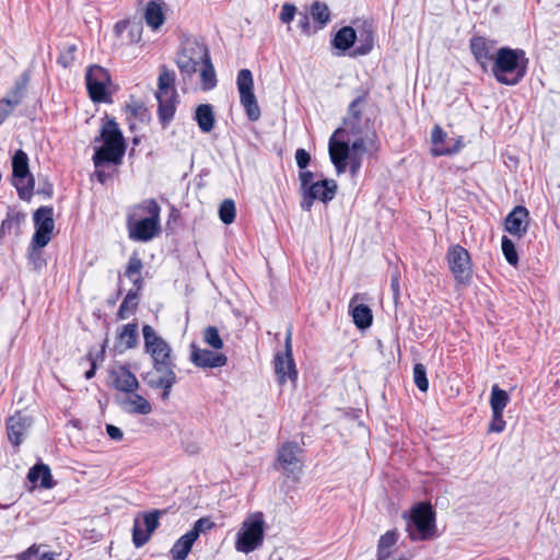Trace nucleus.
Wrapping results in <instances>:
<instances>
[{
	"label": "nucleus",
	"instance_id": "obj_49",
	"mask_svg": "<svg viewBox=\"0 0 560 560\" xmlns=\"http://www.w3.org/2000/svg\"><path fill=\"white\" fill-rule=\"evenodd\" d=\"M505 429V420L503 419V412H492V419L489 423V433H501Z\"/></svg>",
	"mask_w": 560,
	"mask_h": 560
},
{
	"label": "nucleus",
	"instance_id": "obj_44",
	"mask_svg": "<svg viewBox=\"0 0 560 560\" xmlns=\"http://www.w3.org/2000/svg\"><path fill=\"white\" fill-rule=\"evenodd\" d=\"M77 50L78 47L75 44H66L58 57V63L61 65L63 68L70 67L74 61V55Z\"/></svg>",
	"mask_w": 560,
	"mask_h": 560
},
{
	"label": "nucleus",
	"instance_id": "obj_51",
	"mask_svg": "<svg viewBox=\"0 0 560 560\" xmlns=\"http://www.w3.org/2000/svg\"><path fill=\"white\" fill-rule=\"evenodd\" d=\"M296 8L294 4L291 3H284L282 5L281 12H280V21L282 23H290L295 15Z\"/></svg>",
	"mask_w": 560,
	"mask_h": 560
},
{
	"label": "nucleus",
	"instance_id": "obj_30",
	"mask_svg": "<svg viewBox=\"0 0 560 560\" xmlns=\"http://www.w3.org/2000/svg\"><path fill=\"white\" fill-rule=\"evenodd\" d=\"M27 478L33 483L39 481V486L44 489H51L55 486L50 468L42 463L30 469Z\"/></svg>",
	"mask_w": 560,
	"mask_h": 560
},
{
	"label": "nucleus",
	"instance_id": "obj_35",
	"mask_svg": "<svg viewBox=\"0 0 560 560\" xmlns=\"http://www.w3.org/2000/svg\"><path fill=\"white\" fill-rule=\"evenodd\" d=\"M196 540L188 532L178 538L171 549L173 560H185Z\"/></svg>",
	"mask_w": 560,
	"mask_h": 560
},
{
	"label": "nucleus",
	"instance_id": "obj_40",
	"mask_svg": "<svg viewBox=\"0 0 560 560\" xmlns=\"http://www.w3.org/2000/svg\"><path fill=\"white\" fill-rule=\"evenodd\" d=\"M137 300H138L137 291L130 290L127 293V295L125 296L124 301L121 302V304L118 308L117 316L120 319L127 318L131 313L135 312V310L137 307Z\"/></svg>",
	"mask_w": 560,
	"mask_h": 560
},
{
	"label": "nucleus",
	"instance_id": "obj_23",
	"mask_svg": "<svg viewBox=\"0 0 560 560\" xmlns=\"http://www.w3.org/2000/svg\"><path fill=\"white\" fill-rule=\"evenodd\" d=\"M110 385L122 393H132L139 388L136 375L125 365H118L109 371Z\"/></svg>",
	"mask_w": 560,
	"mask_h": 560
},
{
	"label": "nucleus",
	"instance_id": "obj_50",
	"mask_svg": "<svg viewBox=\"0 0 560 560\" xmlns=\"http://www.w3.org/2000/svg\"><path fill=\"white\" fill-rule=\"evenodd\" d=\"M20 220L15 215L9 214L1 223L0 236L11 234L12 230L18 229Z\"/></svg>",
	"mask_w": 560,
	"mask_h": 560
},
{
	"label": "nucleus",
	"instance_id": "obj_37",
	"mask_svg": "<svg viewBox=\"0 0 560 560\" xmlns=\"http://www.w3.org/2000/svg\"><path fill=\"white\" fill-rule=\"evenodd\" d=\"M397 540V529L388 530L382 535L377 545V560H386L390 556V549Z\"/></svg>",
	"mask_w": 560,
	"mask_h": 560
},
{
	"label": "nucleus",
	"instance_id": "obj_20",
	"mask_svg": "<svg viewBox=\"0 0 560 560\" xmlns=\"http://www.w3.org/2000/svg\"><path fill=\"white\" fill-rule=\"evenodd\" d=\"M162 512L160 510H153L151 512L143 514V525L142 528L140 521L135 518L133 528H132V541L137 548L144 546L153 532L159 527L160 516Z\"/></svg>",
	"mask_w": 560,
	"mask_h": 560
},
{
	"label": "nucleus",
	"instance_id": "obj_45",
	"mask_svg": "<svg viewBox=\"0 0 560 560\" xmlns=\"http://www.w3.org/2000/svg\"><path fill=\"white\" fill-rule=\"evenodd\" d=\"M203 340L207 345L215 350L223 348V340L221 339L219 331L214 326H209L205 329Z\"/></svg>",
	"mask_w": 560,
	"mask_h": 560
},
{
	"label": "nucleus",
	"instance_id": "obj_28",
	"mask_svg": "<svg viewBox=\"0 0 560 560\" xmlns=\"http://www.w3.org/2000/svg\"><path fill=\"white\" fill-rule=\"evenodd\" d=\"M138 343V325L136 323H129L122 325L118 329L117 341L115 348L119 352H124L128 349H132Z\"/></svg>",
	"mask_w": 560,
	"mask_h": 560
},
{
	"label": "nucleus",
	"instance_id": "obj_61",
	"mask_svg": "<svg viewBox=\"0 0 560 560\" xmlns=\"http://www.w3.org/2000/svg\"><path fill=\"white\" fill-rule=\"evenodd\" d=\"M98 177H100V182H103V175L98 174Z\"/></svg>",
	"mask_w": 560,
	"mask_h": 560
},
{
	"label": "nucleus",
	"instance_id": "obj_57",
	"mask_svg": "<svg viewBox=\"0 0 560 560\" xmlns=\"http://www.w3.org/2000/svg\"><path fill=\"white\" fill-rule=\"evenodd\" d=\"M95 369H96L95 363H94V362H92V366H91V369H90L89 371H86V372H85V377H86L88 380L92 378V377L95 375Z\"/></svg>",
	"mask_w": 560,
	"mask_h": 560
},
{
	"label": "nucleus",
	"instance_id": "obj_58",
	"mask_svg": "<svg viewBox=\"0 0 560 560\" xmlns=\"http://www.w3.org/2000/svg\"><path fill=\"white\" fill-rule=\"evenodd\" d=\"M300 26L306 31L308 26V18L307 15H303V18L300 20Z\"/></svg>",
	"mask_w": 560,
	"mask_h": 560
},
{
	"label": "nucleus",
	"instance_id": "obj_15",
	"mask_svg": "<svg viewBox=\"0 0 560 560\" xmlns=\"http://www.w3.org/2000/svg\"><path fill=\"white\" fill-rule=\"evenodd\" d=\"M142 336L144 350L150 354L152 363L174 361L172 347L151 325H143Z\"/></svg>",
	"mask_w": 560,
	"mask_h": 560
},
{
	"label": "nucleus",
	"instance_id": "obj_12",
	"mask_svg": "<svg viewBox=\"0 0 560 560\" xmlns=\"http://www.w3.org/2000/svg\"><path fill=\"white\" fill-rule=\"evenodd\" d=\"M13 185L19 197L23 200H30L33 195L34 178L28 168V156L23 150L15 151L12 158Z\"/></svg>",
	"mask_w": 560,
	"mask_h": 560
},
{
	"label": "nucleus",
	"instance_id": "obj_2",
	"mask_svg": "<svg viewBox=\"0 0 560 560\" xmlns=\"http://www.w3.org/2000/svg\"><path fill=\"white\" fill-rule=\"evenodd\" d=\"M373 149H375V142L340 139V131L331 135L328 145L330 161L337 174L345 173L349 165L352 176H357L362 166V155L371 153Z\"/></svg>",
	"mask_w": 560,
	"mask_h": 560
},
{
	"label": "nucleus",
	"instance_id": "obj_55",
	"mask_svg": "<svg viewBox=\"0 0 560 560\" xmlns=\"http://www.w3.org/2000/svg\"><path fill=\"white\" fill-rule=\"evenodd\" d=\"M106 432H107L108 436L115 441H120L124 436L122 431L114 424H107Z\"/></svg>",
	"mask_w": 560,
	"mask_h": 560
},
{
	"label": "nucleus",
	"instance_id": "obj_3",
	"mask_svg": "<svg viewBox=\"0 0 560 560\" xmlns=\"http://www.w3.org/2000/svg\"><path fill=\"white\" fill-rule=\"evenodd\" d=\"M527 63L524 50L502 47L497 51L492 73L498 82L515 85L525 77Z\"/></svg>",
	"mask_w": 560,
	"mask_h": 560
},
{
	"label": "nucleus",
	"instance_id": "obj_43",
	"mask_svg": "<svg viewBox=\"0 0 560 560\" xmlns=\"http://www.w3.org/2000/svg\"><path fill=\"white\" fill-rule=\"evenodd\" d=\"M501 246L506 261L512 266H516L518 262V255L513 241L508 236H503Z\"/></svg>",
	"mask_w": 560,
	"mask_h": 560
},
{
	"label": "nucleus",
	"instance_id": "obj_14",
	"mask_svg": "<svg viewBox=\"0 0 560 560\" xmlns=\"http://www.w3.org/2000/svg\"><path fill=\"white\" fill-rule=\"evenodd\" d=\"M446 260L452 275L458 283L466 284L472 277L470 254L460 245H452L446 253Z\"/></svg>",
	"mask_w": 560,
	"mask_h": 560
},
{
	"label": "nucleus",
	"instance_id": "obj_47",
	"mask_svg": "<svg viewBox=\"0 0 560 560\" xmlns=\"http://www.w3.org/2000/svg\"><path fill=\"white\" fill-rule=\"evenodd\" d=\"M143 264L140 257L137 254H132L126 267L125 276L129 279H132V277L136 276H140Z\"/></svg>",
	"mask_w": 560,
	"mask_h": 560
},
{
	"label": "nucleus",
	"instance_id": "obj_53",
	"mask_svg": "<svg viewBox=\"0 0 560 560\" xmlns=\"http://www.w3.org/2000/svg\"><path fill=\"white\" fill-rule=\"evenodd\" d=\"M295 161H296V165L301 170H304L310 164L311 155L306 150L298 149L295 151Z\"/></svg>",
	"mask_w": 560,
	"mask_h": 560
},
{
	"label": "nucleus",
	"instance_id": "obj_39",
	"mask_svg": "<svg viewBox=\"0 0 560 560\" xmlns=\"http://www.w3.org/2000/svg\"><path fill=\"white\" fill-rule=\"evenodd\" d=\"M510 401V397L504 389H501L498 385H493L491 388L490 406L492 412H503L504 408Z\"/></svg>",
	"mask_w": 560,
	"mask_h": 560
},
{
	"label": "nucleus",
	"instance_id": "obj_25",
	"mask_svg": "<svg viewBox=\"0 0 560 560\" xmlns=\"http://www.w3.org/2000/svg\"><path fill=\"white\" fill-rule=\"evenodd\" d=\"M190 361L199 368H221L226 364L228 358L223 353L200 349L192 345Z\"/></svg>",
	"mask_w": 560,
	"mask_h": 560
},
{
	"label": "nucleus",
	"instance_id": "obj_16",
	"mask_svg": "<svg viewBox=\"0 0 560 560\" xmlns=\"http://www.w3.org/2000/svg\"><path fill=\"white\" fill-rule=\"evenodd\" d=\"M35 233L32 245L35 247H45L51 240L55 228L54 209L51 207H40L34 213Z\"/></svg>",
	"mask_w": 560,
	"mask_h": 560
},
{
	"label": "nucleus",
	"instance_id": "obj_4",
	"mask_svg": "<svg viewBox=\"0 0 560 560\" xmlns=\"http://www.w3.org/2000/svg\"><path fill=\"white\" fill-rule=\"evenodd\" d=\"M366 95L358 96L353 100L343 118L342 127L336 131H340V139L351 141L353 139H362L370 142H375L374 124L372 119L363 114V106L365 104Z\"/></svg>",
	"mask_w": 560,
	"mask_h": 560
},
{
	"label": "nucleus",
	"instance_id": "obj_36",
	"mask_svg": "<svg viewBox=\"0 0 560 560\" xmlns=\"http://www.w3.org/2000/svg\"><path fill=\"white\" fill-rule=\"evenodd\" d=\"M358 38L357 31L351 26L341 27L334 38V45L336 48L347 50L353 46Z\"/></svg>",
	"mask_w": 560,
	"mask_h": 560
},
{
	"label": "nucleus",
	"instance_id": "obj_27",
	"mask_svg": "<svg viewBox=\"0 0 560 560\" xmlns=\"http://www.w3.org/2000/svg\"><path fill=\"white\" fill-rule=\"evenodd\" d=\"M469 46L475 59L482 69L486 70L488 62L495 59L493 55L494 43L486 37H472Z\"/></svg>",
	"mask_w": 560,
	"mask_h": 560
},
{
	"label": "nucleus",
	"instance_id": "obj_7",
	"mask_svg": "<svg viewBox=\"0 0 560 560\" xmlns=\"http://www.w3.org/2000/svg\"><path fill=\"white\" fill-rule=\"evenodd\" d=\"M155 96L159 103V119L162 126L166 127L175 116L178 94L175 88V73L165 66L161 67Z\"/></svg>",
	"mask_w": 560,
	"mask_h": 560
},
{
	"label": "nucleus",
	"instance_id": "obj_6",
	"mask_svg": "<svg viewBox=\"0 0 560 560\" xmlns=\"http://www.w3.org/2000/svg\"><path fill=\"white\" fill-rule=\"evenodd\" d=\"M404 517L406 532L412 541H425L436 537L435 512L430 503H418Z\"/></svg>",
	"mask_w": 560,
	"mask_h": 560
},
{
	"label": "nucleus",
	"instance_id": "obj_19",
	"mask_svg": "<svg viewBox=\"0 0 560 560\" xmlns=\"http://www.w3.org/2000/svg\"><path fill=\"white\" fill-rule=\"evenodd\" d=\"M85 81L90 97L94 102L106 100V86L110 81L106 69L96 65L91 66L86 70Z\"/></svg>",
	"mask_w": 560,
	"mask_h": 560
},
{
	"label": "nucleus",
	"instance_id": "obj_34",
	"mask_svg": "<svg viewBox=\"0 0 560 560\" xmlns=\"http://www.w3.org/2000/svg\"><path fill=\"white\" fill-rule=\"evenodd\" d=\"M144 20L152 30L160 28L165 21L162 5L155 1H149L144 10Z\"/></svg>",
	"mask_w": 560,
	"mask_h": 560
},
{
	"label": "nucleus",
	"instance_id": "obj_21",
	"mask_svg": "<svg viewBox=\"0 0 560 560\" xmlns=\"http://www.w3.org/2000/svg\"><path fill=\"white\" fill-rule=\"evenodd\" d=\"M432 149L431 153L434 156L452 155L463 148V139H448L446 132L440 127L434 126L431 132Z\"/></svg>",
	"mask_w": 560,
	"mask_h": 560
},
{
	"label": "nucleus",
	"instance_id": "obj_46",
	"mask_svg": "<svg viewBox=\"0 0 560 560\" xmlns=\"http://www.w3.org/2000/svg\"><path fill=\"white\" fill-rule=\"evenodd\" d=\"M413 381L417 387L421 392H427L429 388V381L427 378L425 366L421 363H417L413 366Z\"/></svg>",
	"mask_w": 560,
	"mask_h": 560
},
{
	"label": "nucleus",
	"instance_id": "obj_24",
	"mask_svg": "<svg viewBox=\"0 0 560 560\" xmlns=\"http://www.w3.org/2000/svg\"><path fill=\"white\" fill-rule=\"evenodd\" d=\"M529 212L523 206H516L505 218V230L513 236L521 238L527 232Z\"/></svg>",
	"mask_w": 560,
	"mask_h": 560
},
{
	"label": "nucleus",
	"instance_id": "obj_33",
	"mask_svg": "<svg viewBox=\"0 0 560 560\" xmlns=\"http://www.w3.org/2000/svg\"><path fill=\"white\" fill-rule=\"evenodd\" d=\"M358 34V45L353 50V54L357 56L368 55L372 48L374 43L373 31L370 24H364L362 28L357 31Z\"/></svg>",
	"mask_w": 560,
	"mask_h": 560
},
{
	"label": "nucleus",
	"instance_id": "obj_32",
	"mask_svg": "<svg viewBox=\"0 0 560 560\" xmlns=\"http://www.w3.org/2000/svg\"><path fill=\"white\" fill-rule=\"evenodd\" d=\"M28 82H30L28 73H26V72L22 73L20 79L15 82L12 91L10 92L9 97L3 98L1 101V103L10 106L11 108H14L15 106H18L24 97Z\"/></svg>",
	"mask_w": 560,
	"mask_h": 560
},
{
	"label": "nucleus",
	"instance_id": "obj_60",
	"mask_svg": "<svg viewBox=\"0 0 560 560\" xmlns=\"http://www.w3.org/2000/svg\"><path fill=\"white\" fill-rule=\"evenodd\" d=\"M98 177H100V182H103V175L98 174Z\"/></svg>",
	"mask_w": 560,
	"mask_h": 560
},
{
	"label": "nucleus",
	"instance_id": "obj_18",
	"mask_svg": "<svg viewBox=\"0 0 560 560\" xmlns=\"http://www.w3.org/2000/svg\"><path fill=\"white\" fill-rule=\"evenodd\" d=\"M275 372L279 383L283 384L287 380H296L298 372L292 357V328L290 327L284 340V354L278 353L275 358Z\"/></svg>",
	"mask_w": 560,
	"mask_h": 560
},
{
	"label": "nucleus",
	"instance_id": "obj_10",
	"mask_svg": "<svg viewBox=\"0 0 560 560\" xmlns=\"http://www.w3.org/2000/svg\"><path fill=\"white\" fill-rule=\"evenodd\" d=\"M175 368V361L152 363V369L142 376L149 387L162 389L163 400L168 399L172 387L176 383Z\"/></svg>",
	"mask_w": 560,
	"mask_h": 560
},
{
	"label": "nucleus",
	"instance_id": "obj_1",
	"mask_svg": "<svg viewBox=\"0 0 560 560\" xmlns=\"http://www.w3.org/2000/svg\"><path fill=\"white\" fill-rule=\"evenodd\" d=\"M126 226L128 236L136 242L147 243L159 236L161 207L155 199H145L128 210Z\"/></svg>",
	"mask_w": 560,
	"mask_h": 560
},
{
	"label": "nucleus",
	"instance_id": "obj_8",
	"mask_svg": "<svg viewBox=\"0 0 560 560\" xmlns=\"http://www.w3.org/2000/svg\"><path fill=\"white\" fill-rule=\"evenodd\" d=\"M265 521L261 513H255L246 518L236 533L235 549L238 552L249 553L264 542Z\"/></svg>",
	"mask_w": 560,
	"mask_h": 560
},
{
	"label": "nucleus",
	"instance_id": "obj_52",
	"mask_svg": "<svg viewBox=\"0 0 560 560\" xmlns=\"http://www.w3.org/2000/svg\"><path fill=\"white\" fill-rule=\"evenodd\" d=\"M301 183V196L308 189L310 186L314 185V174L311 171H302L299 175Z\"/></svg>",
	"mask_w": 560,
	"mask_h": 560
},
{
	"label": "nucleus",
	"instance_id": "obj_5",
	"mask_svg": "<svg viewBox=\"0 0 560 560\" xmlns=\"http://www.w3.org/2000/svg\"><path fill=\"white\" fill-rule=\"evenodd\" d=\"M100 139L103 141V145L95 150L94 165L97 167L104 163L120 164L126 152V142L114 119H107L103 125Z\"/></svg>",
	"mask_w": 560,
	"mask_h": 560
},
{
	"label": "nucleus",
	"instance_id": "obj_48",
	"mask_svg": "<svg viewBox=\"0 0 560 560\" xmlns=\"http://www.w3.org/2000/svg\"><path fill=\"white\" fill-rule=\"evenodd\" d=\"M214 526V523L209 517H201L195 522L192 528L188 530L195 538L198 539L201 533H205L211 529Z\"/></svg>",
	"mask_w": 560,
	"mask_h": 560
},
{
	"label": "nucleus",
	"instance_id": "obj_41",
	"mask_svg": "<svg viewBox=\"0 0 560 560\" xmlns=\"http://www.w3.org/2000/svg\"><path fill=\"white\" fill-rule=\"evenodd\" d=\"M236 215L235 203L231 199H225L219 208V217L224 224L234 222Z\"/></svg>",
	"mask_w": 560,
	"mask_h": 560
},
{
	"label": "nucleus",
	"instance_id": "obj_26",
	"mask_svg": "<svg viewBox=\"0 0 560 560\" xmlns=\"http://www.w3.org/2000/svg\"><path fill=\"white\" fill-rule=\"evenodd\" d=\"M126 394L117 398V404L125 412L145 416L152 411L151 404L142 395L136 392Z\"/></svg>",
	"mask_w": 560,
	"mask_h": 560
},
{
	"label": "nucleus",
	"instance_id": "obj_54",
	"mask_svg": "<svg viewBox=\"0 0 560 560\" xmlns=\"http://www.w3.org/2000/svg\"><path fill=\"white\" fill-rule=\"evenodd\" d=\"M399 280H400V275L398 271H395L393 275H392V279H390V288H392V291H393V296H394V300L395 302L399 299L400 296V285H399Z\"/></svg>",
	"mask_w": 560,
	"mask_h": 560
},
{
	"label": "nucleus",
	"instance_id": "obj_59",
	"mask_svg": "<svg viewBox=\"0 0 560 560\" xmlns=\"http://www.w3.org/2000/svg\"><path fill=\"white\" fill-rule=\"evenodd\" d=\"M98 177H100V182H103V175L98 174Z\"/></svg>",
	"mask_w": 560,
	"mask_h": 560
},
{
	"label": "nucleus",
	"instance_id": "obj_29",
	"mask_svg": "<svg viewBox=\"0 0 560 560\" xmlns=\"http://www.w3.org/2000/svg\"><path fill=\"white\" fill-rule=\"evenodd\" d=\"M359 295H354L350 301L351 315L353 323L358 328L365 329L372 325L373 315L371 308L365 304L353 305Z\"/></svg>",
	"mask_w": 560,
	"mask_h": 560
},
{
	"label": "nucleus",
	"instance_id": "obj_56",
	"mask_svg": "<svg viewBox=\"0 0 560 560\" xmlns=\"http://www.w3.org/2000/svg\"><path fill=\"white\" fill-rule=\"evenodd\" d=\"M135 285V290L133 291H137V294L139 293V291L142 289V284H143V279L140 276H136V277H132V279H130Z\"/></svg>",
	"mask_w": 560,
	"mask_h": 560
},
{
	"label": "nucleus",
	"instance_id": "obj_11",
	"mask_svg": "<svg viewBox=\"0 0 560 560\" xmlns=\"http://www.w3.org/2000/svg\"><path fill=\"white\" fill-rule=\"evenodd\" d=\"M275 468L298 480L303 470V450L296 442H285L278 451Z\"/></svg>",
	"mask_w": 560,
	"mask_h": 560
},
{
	"label": "nucleus",
	"instance_id": "obj_22",
	"mask_svg": "<svg viewBox=\"0 0 560 560\" xmlns=\"http://www.w3.org/2000/svg\"><path fill=\"white\" fill-rule=\"evenodd\" d=\"M32 424L33 419L20 411L9 417L7 420V433L13 446L19 447L23 443Z\"/></svg>",
	"mask_w": 560,
	"mask_h": 560
},
{
	"label": "nucleus",
	"instance_id": "obj_31",
	"mask_svg": "<svg viewBox=\"0 0 560 560\" xmlns=\"http://www.w3.org/2000/svg\"><path fill=\"white\" fill-rule=\"evenodd\" d=\"M195 120L202 132H210L214 128L215 122L212 106L210 104H201L197 106L195 110Z\"/></svg>",
	"mask_w": 560,
	"mask_h": 560
},
{
	"label": "nucleus",
	"instance_id": "obj_9",
	"mask_svg": "<svg viewBox=\"0 0 560 560\" xmlns=\"http://www.w3.org/2000/svg\"><path fill=\"white\" fill-rule=\"evenodd\" d=\"M209 58V49L205 44L196 39H187L177 54L176 65L184 78H190Z\"/></svg>",
	"mask_w": 560,
	"mask_h": 560
},
{
	"label": "nucleus",
	"instance_id": "obj_17",
	"mask_svg": "<svg viewBox=\"0 0 560 560\" xmlns=\"http://www.w3.org/2000/svg\"><path fill=\"white\" fill-rule=\"evenodd\" d=\"M337 188V183L334 179H322L315 182V184L310 186L302 195L301 208L304 211H310L316 200L324 203L329 202L335 198Z\"/></svg>",
	"mask_w": 560,
	"mask_h": 560
},
{
	"label": "nucleus",
	"instance_id": "obj_38",
	"mask_svg": "<svg viewBox=\"0 0 560 560\" xmlns=\"http://www.w3.org/2000/svg\"><path fill=\"white\" fill-rule=\"evenodd\" d=\"M200 81L202 90L209 91L215 88L217 85V75L211 62V58L203 62L200 66Z\"/></svg>",
	"mask_w": 560,
	"mask_h": 560
},
{
	"label": "nucleus",
	"instance_id": "obj_13",
	"mask_svg": "<svg viewBox=\"0 0 560 560\" xmlns=\"http://www.w3.org/2000/svg\"><path fill=\"white\" fill-rule=\"evenodd\" d=\"M236 85L240 93V101L245 108L249 120L256 121L260 117V108L254 94V80L250 70L242 69L238 71Z\"/></svg>",
	"mask_w": 560,
	"mask_h": 560
},
{
	"label": "nucleus",
	"instance_id": "obj_42",
	"mask_svg": "<svg viewBox=\"0 0 560 560\" xmlns=\"http://www.w3.org/2000/svg\"><path fill=\"white\" fill-rule=\"evenodd\" d=\"M311 14L314 21L318 22L320 26H324L328 23L330 19L329 9L325 3L314 2L311 8Z\"/></svg>",
	"mask_w": 560,
	"mask_h": 560
}]
</instances>
